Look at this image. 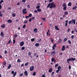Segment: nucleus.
I'll use <instances>...</instances> for the list:
<instances>
[{"mask_svg":"<svg viewBox=\"0 0 77 77\" xmlns=\"http://www.w3.org/2000/svg\"><path fill=\"white\" fill-rule=\"evenodd\" d=\"M75 60V58H73L72 57L71 58H70L69 59H68L67 60V62L68 63H69V61H71L72 60L73 61H74Z\"/></svg>","mask_w":77,"mask_h":77,"instance_id":"f257e3e1","label":"nucleus"},{"mask_svg":"<svg viewBox=\"0 0 77 77\" xmlns=\"http://www.w3.org/2000/svg\"><path fill=\"white\" fill-rule=\"evenodd\" d=\"M71 23H73L74 24H75V19H72V20H70L69 22V24H71Z\"/></svg>","mask_w":77,"mask_h":77,"instance_id":"f03ea898","label":"nucleus"},{"mask_svg":"<svg viewBox=\"0 0 77 77\" xmlns=\"http://www.w3.org/2000/svg\"><path fill=\"white\" fill-rule=\"evenodd\" d=\"M56 8V4H54V3H51V6L50 7V9H52V8Z\"/></svg>","mask_w":77,"mask_h":77,"instance_id":"7ed1b4c3","label":"nucleus"},{"mask_svg":"<svg viewBox=\"0 0 77 77\" xmlns=\"http://www.w3.org/2000/svg\"><path fill=\"white\" fill-rule=\"evenodd\" d=\"M63 9L64 11H66V8H67V7L66 6V5L65 3H63Z\"/></svg>","mask_w":77,"mask_h":77,"instance_id":"20e7f679","label":"nucleus"},{"mask_svg":"<svg viewBox=\"0 0 77 77\" xmlns=\"http://www.w3.org/2000/svg\"><path fill=\"white\" fill-rule=\"evenodd\" d=\"M26 10L27 9H26V8H25L23 9L22 13H23V14H26L27 12V11H26Z\"/></svg>","mask_w":77,"mask_h":77,"instance_id":"39448f33","label":"nucleus"},{"mask_svg":"<svg viewBox=\"0 0 77 77\" xmlns=\"http://www.w3.org/2000/svg\"><path fill=\"white\" fill-rule=\"evenodd\" d=\"M34 69V66H31L30 68V70L31 71H32Z\"/></svg>","mask_w":77,"mask_h":77,"instance_id":"423d86ee","label":"nucleus"},{"mask_svg":"<svg viewBox=\"0 0 77 77\" xmlns=\"http://www.w3.org/2000/svg\"><path fill=\"white\" fill-rule=\"evenodd\" d=\"M4 2V1L3 0H1V1H0V9H2V5H1V4H2V3L3 2Z\"/></svg>","mask_w":77,"mask_h":77,"instance_id":"0eeeda50","label":"nucleus"},{"mask_svg":"<svg viewBox=\"0 0 77 77\" xmlns=\"http://www.w3.org/2000/svg\"><path fill=\"white\" fill-rule=\"evenodd\" d=\"M24 44V42H20V45L21 47L23 46V45Z\"/></svg>","mask_w":77,"mask_h":77,"instance_id":"6e6552de","label":"nucleus"},{"mask_svg":"<svg viewBox=\"0 0 77 77\" xmlns=\"http://www.w3.org/2000/svg\"><path fill=\"white\" fill-rule=\"evenodd\" d=\"M65 50V45H63L62 46V48L61 49V51H64Z\"/></svg>","mask_w":77,"mask_h":77,"instance_id":"1a4fd4ad","label":"nucleus"},{"mask_svg":"<svg viewBox=\"0 0 77 77\" xmlns=\"http://www.w3.org/2000/svg\"><path fill=\"white\" fill-rule=\"evenodd\" d=\"M55 47H56V44H55L52 47L53 50H55Z\"/></svg>","mask_w":77,"mask_h":77,"instance_id":"9d476101","label":"nucleus"},{"mask_svg":"<svg viewBox=\"0 0 77 77\" xmlns=\"http://www.w3.org/2000/svg\"><path fill=\"white\" fill-rule=\"evenodd\" d=\"M55 29L56 30H60V29H59V28H58V27L57 26H55Z\"/></svg>","mask_w":77,"mask_h":77,"instance_id":"9b49d317","label":"nucleus"},{"mask_svg":"<svg viewBox=\"0 0 77 77\" xmlns=\"http://www.w3.org/2000/svg\"><path fill=\"white\" fill-rule=\"evenodd\" d=\"M24 74L26 75V76H27V75H28V73H27V71H25L24 72Z\"/></svg>","mask_w":77,"mask_h":77,"instance_id":"f8f14e48","label":"nucleus"},{"mask_svg":"<svg viewBox=\"0 0 77 77\" xmlns=\"http://www.w3.org/2000/svg\"><path fill=\"white\" fill-rule=\"evenodd\" d=\"M34 32L35 33H37V32H38V29L37 28L35 29H34Z\"/></svg>","mask_w":77,"mask_h":77,"instance_id":"ddd939ff","label":"nucleus"},{"mask_svg":"<svg viewBox=\"0 0 77 77\" xmlns=\"http://www.w3.org/2000/svg\"><path fill=\"white\" fill-rule=\"evenodd\" d=\"M65 15H68V12L67 11H65L64 12Z\"/></svg>","mask_w":77,"mask_h":77,"instance_id":"4468645a","label":"nucleus"},{"mask_svg":"<svg viewBox=\"0 0 77 77\" xmlns=\"http://www.w3.org/2000/svg\"><path fill=\"white\" fill-rule=\"evenodd\" d=\"M7 22L8 23H12V22L11 20H8Z\"/></svg>","mask_w":77,"mask_h":77,"instance_id":"2eb2a0df","label":"nucleus"},{"mask_svg":"<svg viewBox=\"0 0 77 77\" xmlns=\"http://www.w3.org/2000/svg\"><path fill=\"white\" fill-rule=\"evenodd\" d=\"M16 75H17V72H15L14 73H13V77H15V76H16Z\"/></svg>","mask_w":77,"mask_h":77,"instance_id":"dca6fc26","label":"nucleus"},{"mask_svg":"<svg viewBox=\"0 0 77 77\" xmlns=\"http://www.w3.org/2000/svg\"><path fill=\"white\" fill-rule=\"evenodd\" d=\"M11 64H9L8 65V69H10L11 68Z\"/></svg>","mask_w":77,"mask_h":77,"instance_id":"f3484780","label":"nucleus"},{"mask_svg":"<svg viewBox=\"0 0 77 77\" xmlns=\"http://www.w3.org/2000/svg\"><path fill=\"white\" fill-rule=\"evenodd\" d=\"M35 45L36 47H38L39 45V44L38 43H36L35 44Z\"/></svg>","mask_w":77,"mask_h":77,"instance_id":"a211bd4d","label":"nucleus"},{"mask_svg":"<svg viewBox=\"0 0 77 77\" xmlns=\"http://www.w3.org/2000/svg\"><path fill=\"white\" fill-rule=\"evenodd\" d=\"M50 5H51V3H50L47 6V8H48L50 7Z\"/></svg>","mask_w":77,"mask_h":77,"instance_id":"6ab92c4d","label":"nucleus"},{"mask_svg":"<svg viewBox=\"0 0 77 77\" xmlns=\"http://www.w3.org/2000/svg\"><path fill=\"white\" fill-rule=\"evenodd\" d=\"M37 11L38 12H41V9L40 8H38L37 9Z\"/></svg>","mask_w":77,"mask_h":77,"instance_id":"aec40b11","label":"nucleus"},{"mask_svg":"<svg viewBox=\"0 0 77 77\" xmlns=\"http://www.w3.org/2000/svg\"><path fill=\"white\" fill-rule=\"evenodd\" d=\"M77 6H75L74 7L72 8L73 10H74L77 9Z\"/></svg>","mask_w":77,"mask_h":77,"instance_id":"412c9836","label":"nucleus"},{"mask_svg":"<svg viewBox=\"0 0 77 77\" xmlns=\"http://www.w3.org/2000/svg\"><path fill=\"white\" fill-rule=\"evenodd\" d=\"M61 68H62V67H61V66H59V67H58V70L60 71L61 69Z\"/></svg>","mask_w":77,"mask_h":77,"instance_id":"4be33fe9","label":"nucleus"},{"mask_svg":"<svg viewBox=\"0 0 77 77\" xmlns=\"http://www.w3.org/2000/svg\"><path fill=\"white\" fill-rule=\"evenodd\" d=\"M1 36H4V34H3V32H1Z\"/></svg>","mask_w":77,"mask_h":77,"instance_id":"5701e85b","label":"nucleus"},{"mask_svg":"<svg viewBox=\"0 0 77 77\" xmlns=\"http://www.w3.org/2000/svg\"><path fill=\"white\" fill-rule=\"evenodd\" d=\"M49 72H52V68H50V69L49 70Z\"/></svg>","mask_w":77,"mask_h":77,"instance_id":"b1692460","label":"nucleus"},{"mask_svg":"<svg viewBox=\"0 0 77 77\" xmlns=\"http://www.w3.org/2000/svg\"><path fill=\"white\" fill-rule=\"evenodd\" d=\"M68 5V6H71V2H69Z\"/></svg>","mask_w":77,"mask_h":77,"instance_id":"393cba45","label":"nucleus"},{"mask_svg":"<svg viewBox=\"0 0 77 77\" xmlns=\"http://www.w3.org/2000/svg\"><path fill=\"white\" fill-rule=\"evenodd\" d=\"M51 42L53 43V42H54V39H53V38H51Z\"/></svg>","mask_w":77,"mask_h":77,"instance_id":"a878e982","label":"nucleus"},{"mask_svg":"<svg viewBox=\"0 0 77 77\" xmlns=\"http://www.w3.org/2000/svg\"><path fill=\"white\" fill-rule=\"evenodd\" d=\"M1 27L2 28H5V24H3L1 26Z\"/></svg>","mask_w":77,"mask_h":77,"instance_id":"bb28decb","label":"nucleus"},{"mask_svg":"<svg viewBox=\"0 0 77 77\" xmlns=\"http://www.w3.org/2000/svg\"><path fill=\"white\" fill-rule=\"evenodd\" d=\"M23 76V73H21L19 74L20 77L22 76Z\"/></svg>","mask_w":77,"mask_h":77,"instance_id":"cd10ccee","label":"nucleus"},{"mask_svg":"<svg viewBox=\"0 0 77 77\" xmlns=\"http://www.w3.org/2000/svg\"><path fill=\"white\" fill-rule=\"evenodd\" d=\"M3 64L4 66H6V62H3Z\"/></svg>","mask_w":77,"mask_h":77,"instance_id":"c85d7f7f","label":"nucleus"},{"mask_svg":"<svg viewBox=\"0 0 77 77\" xmlns=\"http://www.w3.org/2000/svg\"><path fill=\"white\" fill-rule=\"evenodd\" d=\"M55 53L56 52L55 51H52L51 53V54H52H52H55Z\"/></svg>","mask_w":77,"mask_h":77,"instance_id":"c756f323","label":"nucleus"},{"mask_svg":"<svg viewBox=\"0 0 77 77\" xmlns=\"http://www.w3.org/2000/svg\"><path fill=\"white\" fill-rule=\"evenodd\" d=\"M28 56H31V55L32 54L31 53V52H29V53H28Z\"/></svg>","mask_w":77,"mask_h":77,"instance_id":"7c9ffc66","label":"nucleus"},{"mask_svg":"<svg viewBox=\"0 0 77 77\" xmlns=\"http://www.w3.org/2000/svg\"><path fill=\"white\" fill-rule=\"evenodd\" d=\"M8 43L10 44H11L12 43V42H11V40L10 39L9 41H8Z\"/></svg>","mask_w":77,"mask_h":77,"instance_id":"2f4dec72","label":"nucleus"},{"mask_svg":"<svg viewBox=\"0 0 77 77\" xmlns=\"http://www.w3.org/2000/svg\"><path fill=\"white\" fill-rule=\"evenodd\" d=\"M67 38H65L63 40V41L64 42H66L67 41Z\"/></svg>","mask_w":77,"mask_h":77,"instance_id":"473e14b6","label":"nucleus"},{"mask_svg":"<svg viewBox=\"0 0 77 77\" xmlns=\"http://www.w3.org/2000/svg\"><path fill=\"white\" fill-rule=\"evenodd\" d=\"M55 60V59L54 58H53L51 59V61L52 62H54Z\"/></svg>","mask_w":77,"mask_h":77,"instance_id":"72a5a7b5","label":"nucleus"},{"mask_svg":"<svg viewBox=\"0 0 77 77\" xmlns=\"http://www.w3.org/2000/svg\"><path fill=\"white\" fill-rule=\"evenodd\" d=\"M36 9H39L40 8V6H38L36 7Z\"/></svg>","mask_w":77,"mask_h":77,"instance_id":"f704fd0d","label":"nucleus"},{"mask_svg":"<svg viewBox=\"0 0 77 77\" xmlns=\"http://www.w3.org/2000/svg\"><path fill=\"white\" fill-rule=\"evenodd\" d=\"M1 11H0V17H3V14H1Z\"/></svg>","mask_w":77,"mask_h":77,"instance_id":"c9c22d12","label":"nucleus"},{"mask_svg":"<svg viewBox=\"0 0 77 77\" xmlns=\"http://www.w3.org/2000/svg\"><path fill=\"white\" fill-rule=\"evenodd\" d=\"M28 64H29V62H27L26 63H25V66H27L28 65Z\"/></svg>","mask_w":77,"mask_h":77,"instance_id":"e433bc0d","label":"nucleus"},{"mask_svg":"<svg viewBox=\"0 0 77 77\" xmlns=\"http://www.w3.org/2000/svg\"><path fill=\"white\" fill-rule=\"evenodd\" d=\"M68 42H69V44H71V41L68 40Z\"/></svg>","mask_w":77,"mask_h":77,"instance_id":"4c0bfd02","label":"nucleus"},{"mask_svg":"<svg viewBox=\"0 0 77 77\" xmlns=\"http://www.w3.org/2000/svg\"><path fill=\"white\" fill-rule=\"evenodd\" d=\"M46 35L47 36H50L51 34H50V33H48V34L47 33Z\"/></svg>","mask_w":77,"mask_h":77,"instance_id":"58836bf2","label":"nucleus"},{"mask_svg":"<svg viewBox=\"0 0 77 77\" xmlns=\"http://www.w3.org/2000/svg\"><path fill=\"white\" fill-rule=\"evenodd\" d=\"M27 20H25L24 22L23 23L24 24H26L27 23Z\"/></svg>","mask_w":77,"mask_h":77,"instance_id":"ea45409f","label":"nucleus"},{"mask_svg":"<svg viewBox=\"0 0 77 77\" xmlns=\"http://www.w3.org/2000/svg\"><path fill=\"white\" fill-rule=\"evenodd\" d=\"M36 72H33V76L35 75H36Z\"/></svg>","mask_w":77,"mask_h":77,"instance_id":"a19ab883","label":"nucleus"},{"mask_svg":"<svg viewBox=\"0 0 77 77\" xmlns=\"http://www.w3.org/2000/svg\"><path fill=\"white\" fill-rule=\"evenodd\" d=\"M35 13H38V11L36 10H35L34 11Z\"/></svg>","mask_w":77,"mask_h":77,"instance_id":"79ce46f5","label":"nucleus"},{"mask_svg":"<svg viewBox=\"0 0 77 77\" xmlns=\"http://www.w3.org/2000/svg\"><path fill=\"white\" fill-rule=\"evenodd\" d=\"M31 41H32V42L34 41H35V38H32L31 39Z\"/></svg>","mask_w":77,"mask_h":77,"instance_id":"37998d69","label":"nucleus"},{"mask_svg":"<svg viewBox=\"0 0 77 77\" xmlns=\"http://www.w3.org/2000/svg\"><path fill=\"white\" fill-rule=\"evenodd\" d=\"M32 16V14H30L29 15V17H31Z\"/></svg>","mask_w":77,"mask_h":77,"instance_id":"c03bdc74","label":"nucleus"},{"mask_svg":"<svg viewBox=\"0 0 77 77\" xmlns=\"http://www.w3.org/2000/svg\"><path fill=\"white\" fill-rule=\"evenodd\" d=\"M25 49V47H22L21 48V50H24Z\"/></svg>","mask_w":77,"mask_h":77,"instance_id":"a18cd8bd","label":"nucleus"},{"mask_svg":"<svg viewBox=\"0 0 77 77\" xmlns=\"http://www.w3.org/2000/svg\"><path fill=\"white\" fill-rule=\"evenodd\" d=\"M13 43L14 44H15V39L13 40Z\"/></svg>","mask_w":77,"mask_h":77,"instance_id":"49530a36","label":"nucleus"},{"mask_svg":"<svg viewBox=\"0 0 77 77\" xmlns=\"http://www.w3.org/2000/svg\"><path fill=\"white\" fill-rule=\"evenodd\" d=\"M12 16L13 17H15V13L13 14H12Z\"/></svg>","mask_w":77,"mask_h":77,"instance_id":"de8ad7c7","label":"nucleus"},{"mask_svg":"<svg viewBox=\"0 0 77 77\" xmlns=\"http://www.w3.org/2000/svg\"><path fill=\"white\" fill-rule=\"evenodd\" d=\"M54 72H52V74H51V77H53V75H54Z\"/></svg>","mask_w":77,"mask_h":77,"instance_id":"09e8293b","label":"nucleus"},{"mask_svg":"<svg viewBox=\"0 0 77 77\" xmlns=\"http://www.w3.org/2000/svg\"><path fill=\"white\" fill-rule=\"evenodd\" d=\"M21 60L20 59H18L17 60V62H20Z\"/></svg>","mask_w":77,"mask_h":77,"instance_id":"8fccbe9b","label":"nucleus"},{"mask_svg":"<svg viewBox=\"0 0 77 77\" xmlns=\"http://www.w3.org/2000/svg\"><path fill=\"white\" fill-rule=\"evenodd\" d=\"M59 71H60V70L57 69V71H56V72L57 73H59Z\"/></svg>","mask_w":77,"mask_h":77,"instance_id":"3c124183","label":"nucleus"},{"mask_svg":"<svg viewBox=\"0 0 77 77\" xmlns=\"http://www.w3.org/2000/svg\"><path fill=\"white\" fill-rule=\"evenodd\" d=\"M26 1V0H22V2L23 3H25Z\"/></svg>","mask_w":77,"mask_h":77,"instance_id":"603ef678","label":"nucleus"},{"mask_svg":"<svg viewBox=\"0 0 77 77\" xmlns=\"http://www.w3.org/2000/svg\"><path fill=\"white\" fill-rule=\"evenodd\" d=\"M71 38L72 39H74V35H72L71 36Z\"/></svg>","mask_w":77,"mask_h":77,"instance_id":"864d4df0","label":"nucleus"},{"mask_svg":"<svg viewBox=\"0 0 77 77\" xmlns=\"http://www.w3.org/2000/svg\"><path fill=\"white\" fill-rule=\"evenodd\" d=\"M25 27H26V25L25 24L23 26V29H24V28H25Z\"/></svg>","mask_w":77,"mask_h":77,"instance_id":"5fc2aeb1","label":"nucleus"},{"mask_svg":"<svg viewBox=\"0 0 77 77\" xmlns=\"http://www.w3.org/2000/svg\"><path fill=\"white\" fill-rule=\"evenodd\" d=\"M41 19L43 20H44V21H45V18H41Z\"/></svg>","mask_w":77,"mask_h":77,"instance_id":"6e6d98bb","label":"nucleus"},{"mask_svg":"<svg viewBox=\"0 0 77 77\" xmlns=\"http://www.w3.org/2000/svg\"><path fill=\"white\" fill-rule=\"evenodd\" d=\"M69 69H71V66H69Z\"/></svg>","mask_w":77,"mask_h":77,"instance_id":"4d7b16f0","label":"nucleus"},{"mask_svg":"<svg viewBox=\"0 0 77 77\" xmlns=\"http://www.w3.org/2000/svg\"><path fill=\"white\" fill-rule=\"evenodd\" d=\"M25 18L27 19V18H29V16H26Z\"/></svg>","mask_w":77,"mask_h":77,"instance_id":"13d9d810","label":"nucleus"},{"mask_svg":"<svg viewBox=\"0 0 77 77\" xmlns=\"http://www.w3.org/2000/svg\"><path fill=\"white\" fill-rule=\"evenodd\" d=\"M68 26V23H66L65 24V27H66Z\"/></svg>","mask_w":77,"mask_h":77,"instance_id":"bf43d9fd","label":"nucleus"},{"mask_svg":"<svg viewBox=\"0 0 77 77\" xmlns=\"http://www.w3.org/2000/svg\"><path fill=\"white\" fill-rule=\"evenodd\" d=\"M32 21V18H30L29 20V22H31Z\"/></svg>","mask_w":77,"mask_h":77,"instance_id":"052dcab7","label":"nucleus"},{"mask_svg":"<svg viewBox=\"0 0 77 77\" xmlns=\"http://www.w3.org/2000/svg\"><path fill=\"white\" fill-rule=\"evenodd\" d=\"M4 53L5 54H7V51H6V50L5 51Z\"/></svg>","mask_w":77,"mask_h":77,"instance_id":"680f3d73","label":"nucleus"},{"mask_svg":"<svg viewBox=\"0 0 77 77\" xmlns=\"http://www.w3.org/2000/svg\"><path fill=\"white\" fill-rule=\"evenodd\" d=\"M14 70L12 71H11V73L12 74H14Z\"/></svg>","mask_w":77,"mask_h":77,"instance_id":"e2e57ef3","label":"nucleus"},{"mask_svg":"<svg viewBox=\"0 0 77 77\" xmlns=\"http://www.w3.org/2000/svg\"><path fill=\"white\" fill-rule=\"evenodd\" d=\"M58 64H56V65H55V67H57V66H58Z\"/></svg>","mask_w":77,"mask_h":77,"instance_id":"0e129e2a","label":"nucleus"},{"mask_svg":"<svg viewBox=\"0 0 77 77\" xmlns=\"http://www.w3.org/2000/svg\"><path fill=\"white\" fill-rule=\"evenodd\" d=\"M14 37L15 38H17V34H15V35H14Z\"/></svg>","mask_w":77,"mask_h":77,"instance_id":"69168bd1","label":"nucleus"},{"mask_svg":"<svg viewBox=\"0 0 77 77\" xmlns=\"http://www.w3.org/2000/svg\"><path fill=\"white\" fill-rule=\"evenodd\" d=\"M69 31H70V29H67V32H69Z\"/></svg>","mask_w":77,"mask_h":77,"instance_id":"338daca9","label":"nucleus"},{"mask_svg":"<svg viewBox=\"0 0 77 77\" xmlns=\"http://www.w3.org/2000/svg\"><path fill=\"white\" fill-rule=\"evenodd\" d=\"M42 77H45V75H42Z\"/></svg>","mask_w":77,"mask_h":77,"instance_id":"774afa93","label":"nucleus"}]
</instances>
